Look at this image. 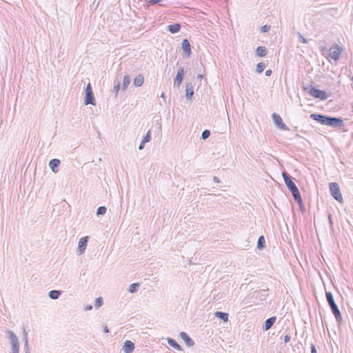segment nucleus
Returning a JSON list of instances; mask_svg holds the SVG:
<instances>
[{
    "mask_svg": "<svg viewBox=\"0 0 353 353\" xmlns=\"http://www.w3.org/2000/svg\"><path fill=\"white\" fill-rule=\"evenodd\" d=\"M282 176L283 177L285 185L291 192L294 200L299 204H301L302 203V199L297 186L296 185V184L292 181V178L288 174H287L286 172H283Z\"/></svg>",
    "mask_w": 353,
    "mask_h": 353,
    "instance_id": "nucleus-1",
    "label": "nucleus"
},
{
    "mask_svg": "<svg viewBox=\"0 0 353 353\" xmlns=\"http://www.w3.org/2000/svg\"><path fill=\"white\" fill-rule=\"evenodd\" d=\"M325 295H326L327 301L331 308V310H332L334 316H335L336 321L341 322L342 321V316H341V312H340L337 305L336 304V303L334 301V299L332 292H326Z\"/></svg>",
    "mask_w": 353,
    "mask_h": 353,
    "instance_id": "nucleus-2",
    "label": "nucleus"
},
{
    "mask_svg": "<svg viewBox=\"0 0 353 353\" xmlns=\"http://www.w3.org/2000/svg\"><path fill=\"white\" fill-rule=\"evenodd\" d=\"M304 90L314 98L319 99L321 100H326L328 98V94L325 91L321 90L312 85L305 88Z\"/></svg>",
    "mask_w": 353,
    "mask_h": 353,
    "instance_id": "nucleus-3",
    "label": "nucleus"
},
{
    "mask_svg": "<svg viewBox=\"0 0 353 353\" xmlns=\"http://www.w3.org/2000/svg\"><path fill=\"white\" fill-rule=\"evenodd\" d=\"M330 190L332 196L334 198V199L341 203L343 202V196L341 193V190L337 183H330Z\"/></svg>",
    "mask_w": 353,
    "mask_h": 353,
    "instance_id": "nucleus-4",
    "label": "nucleus"
},
{
    "mask_svg": "<svg viewBox=\"0 0 353 353\" xmlns=\"http://www.w3.org/2000/svg\"><path fill=\"white\" fill-rule=\"evenodd\" d=\"M85 96L84 99V104H91L92 105H95V98L92 90L91 84L90 83L85 87Z\"/></svg>",
    "mask_w": 353,
    "mask_h": 353,
    "instance_id": "nucleus-5",
    "label": "nucleus"
},
{
    "mask_svg": "<svg viewBox=\"0 0 353 353\" xmlns=\"http://www.w3.org/2000/svg\"><path fill=\"white\" fill-rule=\"evenodd\" d=\"M325 125L332 128H341L344 125V123L341 118L327 116Z\"/></svg>",
    "mask_w": 353,
    "mask_h": 353,
    "instance_id": "nucleus-6",
    "label": "nucleus"
},
{
    "mask_svg": "<svg viewBox=\"0 0 353 353\" xmlns=\"http://www.w3.org/2000/svg\"><path fill=\"white\" fill-rule=\"evenodd\" d=\"M343 49L338 45L332 46L330 49L329 57L334 61H338Z\"/></svg>",
    "mask_w": 353,
    "mask_h": 353,
    "instance_id": "nucleus-7",
    "label": "nucleus"
},
{
    "mask_svg": "<svg viewBox=\"0 0 353 353\" xmlns=\"http://www.w3.org/2000/svg\"><path fill=\"white\" fill-rule=\"evenodd\" d=\"M272 119L275 125L280 129L283 130H289L288 127L283 122L280 115L276 113H273L272 115Z\"/></svg>",
    "mask_w": 353,
    "mask_h": 353,
    "instance_id": "nucleus-8",
    "label": "nucleus"
},
{
    "mask_svg": "<svg viewBox=\"0 0 353 353\" xmlns=\"http://www.w3.org/2000/svg\"><path fill=\"white\" fill-rule=\"evenodd\" d=\"M88 242V236H84L80 239L77 250L78 255H81L85 252Z\"/></svg>",
    "mask_w": 353,
    "mask_h": 353,
    "instance_id": "nucleus-9",
    "label": "nucleus"
},
{
    "mask_svg": "<svg viewBox=\"0 0 353 353\" xmlns=\"http://www.w3.org/2000/svg\"><path fill=\"white\" fill-rule=\"evenodd\" d=\"M183 77H184V69L183 67H180L178 69L176 76L174 81V86L179 88L183 81Z\"/></svg>",
    "mask_w": 353,
    "mask_h": 353,
    "instance_id": "nucleus-10",
    "label": "nucleus"
},
{
    "mask_svg": "<svg viewBox=\"0 0 353 353\" xmlns=\"http://www.w3.org/2000/svg\"><path fill=\"white\" fill-rule=\"evenodd\" d=\"M181 48L183 51L184 56L185 57H190L192 54L191 46L190 44L189 41L187 39H184L182 41Z\"/></svg>",
    "mask_w": 353,
    "mask_h": 353,
    "instance_id": "nucleus-11",
    "label": "nucleus"
},
{
    "mask_svg": "<svg viewBox=\"0 0 353 353\" xmlns=\"http://www.w3.org/2000/svg\"><path fill=\"white\" fill-rule=\"evenodd\" d=\"M310 118L312 119L314 121H318L322 125H326V121H327V115H323L320 114H311Z\"/></svg>",
    "mask_w": 353,
    "mask_h": 353,
    "instance_id": "nucleus-12",
    "label": "nucleus"
},
{
    "mask_svg": "<svg viewBox=\"0 0 353 353\" xmlns=\"http://www.w3.org/2000/svg\"><path fill=\"white\" fill-rule=\"evenodd\" d=\"M179 335L188 347H192L194 345V341L188 335L186 332H181Z\"/></svg>",
    "mask_w": 353,
    "mask_h": 353,
    "instance_id": "nucleus-13",
    "label": "nucleus"
},
{
    "mask_svg": "<svg viewBox=\"0 0 353 353\" xmlns=\"http://www.w3.org/2000/svg\"><path fill=\"white\" fill-rule=\"evenodd\" d=\"M60 163H61L60 160H59L57 159H53L50 161L49 166L53 172L57 173L59 171L58 168H59Z\"/></svg>",
    "mask_w": 353,
    "mask_h": 353,
    "instance_id": "nucleus-14",
    "label": "nucleus"
},
{
    "mask_svg": "<svg viewBox=\"0 0 353 353\" xmlns=\"http://www.w3.org/2000/svg\"><path fill=\"white\" fill-rule=\"evenodd\" d=\"M123 350L125 353H132L134 350V345L131 341L127 340L124 342Z\"/></svg>",
    "mask_w": 353,
    "mask_h": 353,
    "instance_id": "nucleus-15",
    "label": "nucleus"
},
{
    "mask_svg": "<svg viewBox=\"0 0 353 353\" xmlns=\"http://www.w3.org/2000/svg\"><path fill=\"white\" fill-rule=\"evenodd\" d=\"M276 319V316H272V317L268 319L263 324V331H268V330H270L271 328V327L273 325V324L275 323Z\"/></svg>",
    "mask_w": 353,
    "mask_h": 353,
    "instance_id": "nucleus-16",
    "label": "nucleus"
},
{
    "mask_svg": "<svg viewBox=\"0 0 353 353\" xmlns=\"http://www.w3.org/2000/svg\"><path fill=\"white\" fill-rule=\"evenodd\" d=\"M185 97L187 99H190L194 94V87L192 83H187L185 85Z\"/></svg>",
    "mask_w": 353,
    "mask_h": 353,
    "instance_id": "nucleus-17",
    "label": "nucleus"
},
{
    "mask_svg": "<svg viewBox=\"0 0 353 353\" xmlns=\"http://www.w3.org/2000/svg\"><path fill=\"white\" fill-rule=\"evenodd\" d=\"M6 334L10 341L11 345L12 344H17V343H19L18 337L17 336V335L14 334V332H12L11 330H8L6 332Z\"/></svg>",
    "mask_w": 353,
    "mask_h": 353,
    "instance_id": "nucleus-18",
    "label": "nucleus"
},
{
    "mask_svg": "<svg viewBox=\"0 0 353 353\" xmlns=\"http://www.w3.org/2000/svg\"><path fill=\"white\" fill-rule=\"evenodd\" d=\"M6 334L10 341L11 345L12 344H17V343H19L18 337L17 336V335L14 334V332H12L11 330H8L6 332Z\"/></svg>",
    "mask_w": 353,
    "mask_h": 353,
    "instance_id": "nucleus-19",
    "label": "nucleus"
},
{
    "mask_svg": "<svg viewBox=\"0 0 353 353\" xmlns=\"http://www.w3.org/2000/svg\"><path fill=\"white\" fill-rule=\"evenodd\" d=\"M167 341L168 343L173 348L177 350H182L181 345L174 339L172 338H168Z\"/></svg>",
    "mask_w": 353,
    "mask_h": 353,
    "instance_id": "nucleus-20",
    "label": "nucleus"
},
{
    "mask_svg": "<svg viewBox=\"0 0 353 353\" xmlns=\"http://www.w3.org/2000/svg\"><path fill=\"white\" fill-rule=\"evenodd\" d=\"M181 29L179 23H174L168 26V30L172 34L178 32Z\"/></svg>",
    "mask_w": 353,
    "mask_h": 353,
    "instance_id": "nucleus-21",
    "label": "nucleus"
},
{
    "mask_svg": "<svg viewBox=\"0 0 353 353\" xmlns=\"http://www.w3.org/2000/svg\"><path fill=\"white\" fill-rule=\"evenodd\" d=\"M214 316L221 320H223L224 322H227L228 321V314L226 312H215Z\"/></svg>",
    "mask_w": 353,
    "mask_h": 353,
    "instance_id": "nucleus-22",
    "label": "nucleus"
},
{
    "mask_svg": "<svg viewBox=\"0 0 353 353\" xmlns=\"http://www.w3.org/2000/svg\"><path fill=\"white\" fill-rule=\"evenodd\" d=\"M144 82V77L142 74H139L134 79V85L137 87H140Z\"/></svg>",
    "mask_w": 353,
    "mask_h": 353,
    "instance_id": "nucleus-23",
    "label": "nucleus"
},
{
    "mask_svg": "<svg viewBox=\"0 0 353 353\" xmlns=\"http://www.w3.org/2000/svg\"><path fill=\"white\" fill-rule=\"evenodd\" d=\"M256 54L260 57H263L267 54V50L263 46H259L256 50Z\"/></svg>",
    "mask_w": 353,
    "mask_h": 353,
    "instance_id": "nucleus-24",
    "label": "nucleus"
},
{
    "mask_svg": "<svg viewBox=\"0 0 353 353\" xmlns=\"http://www.w3.org/2000/svg\"><path fill=\"white\" fill-rule=\"evenodd\" d=\"M49 297L53 300L57 299L61 295V291L59 290H51L49 292Z\"/></svg>",
    "mask_w": 353,
    "mask_h": 353,
    "instance_id": "nucleus-25",
    "label": "nucleus"
},
{
    "mask_svg": "<svg viewBox=\"0 0 353 353\" xmlns=\"http://www.w3.org/2000/svg\"><path fill=\"white\" fill-rule=\"evenodd\" d=\"M265 245V240L263 236H259L258 241H257V248L259 249H262Z\"/></svg>",
    "mask_w": 353,
    "mask_h": 353,
    "instance_id": "nucleus-26",
    "label": "nucleus"
},
{
    "mask_svg": "<svg viewBox=\"0 0 353 353\" xmlns=\"http://www.w3.org/2000/svg\"><path fill=\"white\" fill-rule=\"evenodd\" d=\"M130 83V78L128 75H125L123 77V81L122 85V89L125 90Z\"/></svg>",
    "mask_w": 353,
    "mask_h": 353,
    "instance_id": "nucleus-27",
    "label": "nucleus"
},
{
    "mask_svg": "<svg viewBox=\"0 0 353 353\" xmlns=\"http://www.w3.org/2000/svg\"><path fill=\"white\" fill-rule=\"evenodd\" d=\"M139 287V283H132L129 286L128 292L130 293H134L137 291L138 288Z\"/></svg>",
    "mask_w": 353,
    "mask_h": 353,
    "instance_id": "nucleus-28",
    "label": "nucleus"
},
{
    "mask_svg": "<svg viewBox=\"0 0 353 353\" xmlns=\"http://www.w3.org/2000/svg\"><path fill=\"white\" fill-rule=\"evenodd\" d=\"M265 68V64L263 62H260L256 65V72L261 73Z\"/></svg>",
    "mask_w": 353,
    "mask_h": 353,
    "instance_id": "nucleus-29",
    "label": "nucleus"
},
{
    "mask_svg": "<svg viewBox=\"0 0 353 353\" xmlns=\"http://www.w3.org/2000/svg\"><path fill=\"white\" fill-rule=\"evenodd\" d=\"M106 208L105 206H100L97 210V215H103L106 212Z\"/></svg>",
    "mask_w": 353,
    "mask_h": 353,
    "instance_id": "nucleus-30",
    "label": "nucleus"
},
{
    "mask_svg": "<svg viewBox=\"0 0 353 353\" xmlns=\"http://www.w3.org/2000/svg\"><path fill=\"white\" fill-rule=\"evenodd\" d=\"M19 343L17 344H12L11 345L10 353H19Z\"/></svg>",
    "mask_w": 353,
    "mask_h": 353,
    "instance_id": "nucleus-31",
    "label": "nucleus"
},
{
    "mask_svg": "<svg viewBox=\"0 0 353 353\" xmlns=\"http://www.w3.org/2000/svg\"><path fill=\"white\" fill-rule=\"evenodd\" d=\"M151 140V132L150 130H149L146 134L143 137V143H148Z\"/></svg>",
    "mask_w": 353,
    "mask_h": 353,
    "instance_id": "nucleus-32",
    "label": "nucleus"
},
{
    "mask_svg": "<svg viewBox=\"0 0 353 353\" xmlns=\"http://www.w3.org/2000/svg\"><path fill=\"white\" fill-rule=\"evenodd\" d=\"M103 303V301L102 297H99V298H97V299H96V301H95V305H95V307H96L97 308H99V307H100L101 306H102Z\"/></svg>",
    "mask_w": 353,
    "mask_h": 353,
    "instance_id": "nucleus-33",
    "label": "nucleus"
},
{
    "mask_svg": "<svg viewBox=\"0 0 353 353\" xmlns=\"http://www.w3.org/2000/svg\"><path fill=\"white\" fill-rule=\"evenodd\" d=\"M210 130H205L203 131V132L201 134V138L205 140V139H208L210 137Z\"/></svg>",
    "mask_w": 353,
    "mask_h": 353,
    "instance_id": "nucleus-34",
    "label": "nucleus"
},
{
    "mask_svg": "<svg viewBox=\"0 0 353 353\" xmlns=\"http://www.w3.org/2000/svg\"><path fill=\"white\" fill-rule=\"evenodd\" d=\"M270 30V26L264 25L261 28V31L262 32H267Z\"/></svg>",
    "mask_w": 353,
    "mask_h": 353,
    "instance_id": "nucleus-35",
    "label": "nucleus"
},
{
    "mask_svg": "<svg viewBox=\"0 0 353 353\" xmlns=\"http://www.w3.org/2000/svg\"><path fill=\"white\" fill-rule=\"evenodd\" d=\"M119 90H120V83H119V81H118L117 83L114 85V86L113 88V91H114V92L116 93V94H117Z\"/></svg>",
    "mask_w": 353,
    "mask_h": 353,
    "instance_id": "nucleus-36",
    "label": "nucleus"
},
{
    "mask_svg": "<svg viewBox=\"0 0 353 353\" xmlns=\"http://www.w3.org/2000/svg\"><path fill=\"white\" fill-rule=\"evenodd\" d=\"M23 334H24V338H23V340H24V342H25V346H28V332L24 330H23Z\"/></svg>",
    "mask_w": 353,
    "mask_h": 353,
    "instance_id": "nucleus-37",
    "label": "nucleus"
},
{
    "mask_svg": "<svg viewBox=\"0 0 353 353\" xmlns=\"http://www.w3.org/2000/svg\"><path fill=\"white\" fill-rule=\"evenodd\" d=\"M299 35V41L303 43H307V40L303 37L301 33H299L298 34Z\"/></svg>",
    "mask_w": 353,
    "mask_h": 353,
    "instance_id": "nucleus-38",
    "label": "nucleus"
},
{
    "mask_svg": "<svg viewBox=\"0 0 353 353\" xmlns=\"http://www.w3.org/2000/svg\"><path fill=\"white\" fill-rule=\"evenodd\" d=\"M290 339H291V337H290V336L289 334H286L283 337V341L285 343H288L290 341Z\"/></svg>",
    "mask_w": 353,
    "mask_h": 353,
    "instance_id": "nucleus-39",
    "label": "nucleus"
},
{
    "mask_svg": "<svg viewBox=\"0 0 353 353\" xmlns=\"http://www.w3.org/2000/svg\"><path fill=\"white\" fill-rule=\"evenodd\" d=\"M311 347V353H317L316 352V347H315V345L313 343L311 344V347Z\"/></svg>",
    "mask_w": 353,
    "mask_h": 353,
    "instance_id": "nucleus-40",
    "label": "nucleus"
},
{
    "mask_svg": "<svg viewBox=\"0 0 353 353\" xmlns=\"http://www.w3.org/2000/svg\"><path fill=\"white\" fill-rule=\"evenodd\" d=\"M272 72L271 70H268L265 71V74L266 77H270L272 74Z\"/></svg>",
    "mask_w": 353,
    "mask_h": 353,
    "instance_id": "nucleus-41",
    "label": "nucleus"
},
{
    "mask_svg": "<svg viewBox=\"0 0 353 353\" xmlns=\"http://www.w3.org/2000/svg\"><path fill=\"white\" fill-rule=\"evenodd\" d=\"M146 143H143V141H142L141 144L139 145V150H143L144 148V145Z\"/></svg>",
    "mask_w": 353,
    "mask_h": 353,
    "instance_id": "nucleus-42",
    "label": "nucleus"
},
{
    "mask_svg": "<svg viewBox=\"0 0 353 353\" xmlns=\"http://www.w3.org/2000/svg\"><path fill=\"white\" fill-rule=\"evenodd\" d=\"M160 1H161V0H150V4L153 5V4H155V3H159Z\"/></svg>",
    "mask_w": 353,
    "mask_h": 353,
    "instance_id": "nucleus-43",
    "label": "nucleus"
},
{
    "mask_svg": "<svg viewBox=\"0 0 353 353\" xmlns=\"http://www.w3.org/2000/svg\"><path fill=\"white\" fill-rule=\"evenodd\" d=\"M213 181H214L215 183H220V180H219V179L217 176H214V178H213Z\"/></svg>",
    "mask_w": 353,
    "mask_h": 353,
    "instance_id": "nucleus-44",
    "label": "nucleus"
},
{
    "mask_svg": "<svg viewBox=\"0 0 353 353\" xmlns=\"http://www.w3.org/2000/svg\"><path fill=\"white\" fill-rule=\"evenodd\" d=\"M92 306L91 305H87V306L85 307V309H84V310H85V311H88V310H92Z\"/></svg>",
    "mask_w": 353,
    "mask_h": 353,
    "instance_id": "nucleus-45",
    "label": "nucleus"
},
{
    "mask_svg": "<svg viewBox=\"0 0 353 353\" xmlns=\"http://www.w3.org/2000/svg\"><path fill=\"white\" fill-rule=\"evenodd\" d=\"M103 332L105 333H108L109 332V329L107 326H103Z\"/></svg>",
    "mask_w": 353,
    "mask_h": 353,
    "instance_id": "nucleus-46",
    "label": "nucleus"
},
{
    "mask_svg": "<svg viewBox=\"0 0 353 353\" xmlns=\"http://www.w3.org/2000/svg\"><path fill=\"white\" fill-rule=\"evenodd\" d=\"M328 219H329V223L330 225H332V215L331 214H329L328 216Z\"/></svg>",
    "mask_w": 353,
    "mask_h": 353,
    "instance_id": "nucleus-47",
    "label": "nucleus"
},
{
    "mask_svg": "<svg viewBox=\"0 0 353 353\" xmlns=\"http://www.w3.org/2000/svg\"><path fill=\"white\" fill-rule=\"evenodd\" d=\"M161 97L165 99V94L164 92H162L161 94Z\"/></svg>",
    "mask_w": 353,
    "mask_h": 353,
    "instance_id": "nucleus-48",
    "label": "nucleus"
},
{
    "mask_svg": "<svg viewBox=\"0 0 353 353\" xmlns=\"http://www.w3.org/2000/svg\"><path fill=\"white\" fill-rule=\"evenodd\" d=\"M197 78H198V79H202V78H203V75H202V74H199V75L197 76Z\"/></svg>",
    "mask_w": 353,
    "mask_h": 353,
    "instance_id": "nucleus-49",
    "label": "nucleus"
},
{
    "mask_svg": "<svg viewBox=\"0 0 353 353\" xmlns=\"http://www.w3.org/2000/svg\"><path fill=\"white\" fill-rule=\"evenodd\" d=\"M25 347H27V350H26V353H29L28 345V346H25Z\"/></svg>",
    "mask_w": 353,
    "mask_h": 353,
    "instance_id": "nucleus-50",
    "label": "nucleus"
}]
</instances>
